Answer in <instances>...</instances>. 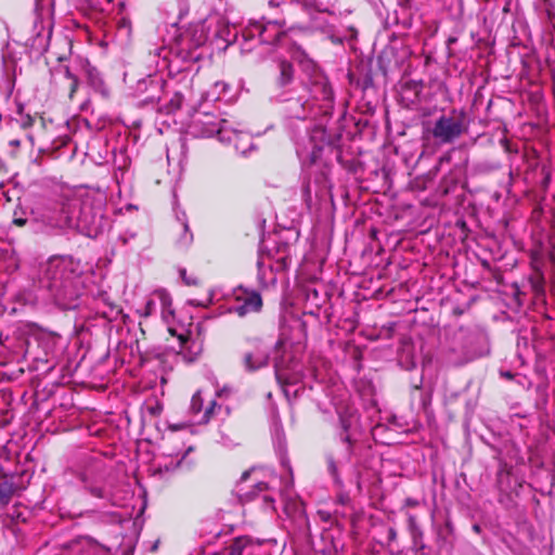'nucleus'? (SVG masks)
<instances>
[{"instance_id":"nucleus-15","label":"nucleus","mask_w":555,"mask_h":555,"mask_svg":"<svg viewBox=\"0 0 555 555\" xmlns=\"http://www.w3.org/2000/svg\"><path fill=\"white\" fill-rule=\"evenodd\" d=\"M279 76H278V85L280 87H285L287 85H289L292 81H293V78H294V69H293V65L285 61V60H282L279 62Z\"/></svg>"},{"instance_id":"nucleus-34","label":"nucleus","mask_w":555,"mask_h":555,"mask_svg":"<svg viewBox=\"0 0 555 555\" xmlns=\"http://www.w3.org/2000/svg\"><path fill=\"white\" fill-rule=\"evenodd\" d=\"M225 393H228V389L223 388V389L217 391L216 396L220 398Z\"/></svg>"},{"instance_id":"nucleus-8","label":"nucleus","mask_w":555,"mask_h":555,"mask_svg":"<svg viewBox=\"0 0 555 555\" xmlns=\"http://www.w3.org/2000/svg\"><path fill=\"white\" fill-rule=\"evenodd\" d=\"M237 305L233 308L234 312L240 317H244L250 312H258L262 307V299L258 292L244 291L236 297Z\"/></svg>"},{"instance_id":"nucleus-10","label":"nucleus","mask_w":555,"mask_h":555,"mask_svg":"<svg viewBox=\"0 0 555 555\" xmlns=\"http://www.w3.org/2000/svg\"><path fill=\"white\" fill-rule=\"evenodd\" d=\"M345 441L347 442L345 447V451H343L340 454L337 455H328L327 456V463H328V469L333 478L337 483H341L338 470L339 468H343L350 462L351 457V444H350V436L347 434L345 436Z\"/></svg>"},{"instance_id":"nucleus-36","label":"nucleus","mask_w":555,"mask_h":555,"mask_svg":"<svg viewBox=\"0 0 555 555\" xmlns=\"http://www.w3.org/2000/svg\"><path fill=\"white\" fill-rule=\"evenodd\" d=\"M474 530H475V531H479V526H477V525H476V526H474Z\"/></svg>"},{"instance_id":"nucleus-13","label":"nucleus","mask_w":555,"mask_h":555,"mask_svg":"<svg viewBox=\"0 0 555 555\" xmlns=\"http://www.w3.org/2000/svg\"><path fill=\"white\" fill-rule=\"evenodd\" d=\"M275 377L280 385H295L301 379V373L299 371H288L281 367L280 364H275Z\"/></svg>"},{"instance_id":"nucleus-4","label":"nucleus","mask_w":555,"mask_h":555,"mask_svg":"<svg viewBox=\"0 0 555 555\" xmlns=\"http://www.w3.org/2000/svg\"><path fill=\"white\" fill-rule=\"evenodd\" d=\"M76 278L73 262L66 257H52L44 264L42 281L49 288H65Z\"/></svg>"},{"instance_id":"nucleus-20","label":"nucleus","mask_w":555,"mask_h":555,"mask_svg":"<svg viewBox=\"0 0 555 555\" xmlns=\"http://www.w3.org/2000/svg\"><path fill=\"white\" fill-rule=\"evenodd\" d=\"M245 551V546L243 545V541L237 539L231 547L229 555H243Z\"/></svg>"},{"instance_id":"nucleus-22","label":"nucleus","mask_w":555,"mask_h":555,"mask_svg":"<svg viewBox=\"0 0 555 555\" xmlns=\"http://www.w3.org/2000/svg\"><path fill=\"white\" fill-rule=\"evenodd\" d=\"M447 361L449 364H452V365H462L464 364L465 362L468 361V359L466 358H463V359H456L452 356V351H450L447 356Z\"/></svg>"},{"instance_id":"nucleus-9","label":"nucleus","mask_w":555,"mask_h":555,"mask_svg":"<svg viewBox=\"0 0 555 555\" xmlns=\"http://www.w3.org/2000/svg\"><path fill=\"white\" fill-rule=\"evenodd\" d=\"M269 349L261 341H253V349L244 356V364L248 371L261 369L268 364Z\"/></svg>"},{"instance_id":"nucleus-17","label":"nucleus","mask_w":555,"mask_h":555,"mask_svg":"<svg viewBox=\"0 0 555 555\" xmlns=\"http://www.w3.org/2000/svg\"><path fill=\"white\" fill-rule=\"evenodd\" d=\"M13 494V486L8 482L0 483V508L8 505Z\"/></svg>"},{"instance_id":"nucleus-23","label":"nucleus","mask_w":555,"mask_h":555,"mask_svg":"<svg viewBox=\"0 0 555 555\" xmlns=\"http://www.w3.org/2000/svg\"><path fill=\"white\" fill-rule=\"evenodd\" d=\"M13 223L17 227H24L27 223V219L18 216L17 211H14Z\"/></svg>"},{"instance_id":"nucleus-11","label":"nucleus","mask_w":555,"mask_h":555,"mask_svg":"<svg viewBox=\"0 0 555 555\" xmlns=\"http://www.w3.org/2000/svg\"><path fill=\"white\" fill-rule=\"evenodd\" d=\"M304 9L310 16V24L308 27L310 29L325 31L327 28V22L324 20L323 15L326 11L321 9L317 0H305Z\"/></svg>"},{"instance_id":"nucleus-24","label":"nucleus","mask_w":555,"mask_h":555,"mask_svg":"<svg viewBox=\"0 0 555 555\" xmlns=\"http://www.w3.org/2000/svg\"><path fill=\"white\" fill-rule=\"evenodd\" d=\"M340 421H341V425H343L344 429H345L346 431H348V430H349V428L351 427L352 422H358V417H356V416L351 415V416H350V420L347 422V421L341 416V417H340Z\"/></svg>"},{"instance_id":"nucleus-35","label":"nucleus","mask_w":555,"mask_h":555,"mask_svg":"<svg viewBox=\"0 0 555 555\" xmlns=\"http://www.w3.org/2000/svg\"><path fill=\"white\" fill-rule=\"evenodd\" d=\"M389 537L393 539L396 537V531L393 529L389 530Z\"/></svg>"},{"instance_id":"nucleus-1","label":"nucleus","mask_w":555,"mask_h":555,"mask_svg":"<svg viewBox=\"0 0 555 555\" xmlns=\"http://www.w3.org/2000/svg\"><path fill=\"white\" fill-rule=\"evenodd\" d=\"M76 208V201L54 202L34 210V221L47 233L64 230L73 227Z\"/></svg>"},{"instance_id":"nucleus-27","label":"nucleus","mask_w":555,"mask_h":555,"mask_svg":"<svg viewBox=\"0 0 555 555\" xmlns=\"http://www.w3.org/2000/svg\"><path fill=\"white\" fill-rule=\"evenodd\" d=\"M287 0H269V5L271 8H278L284 3H286Z\"/></svg>"},{"instance_id":"nucleus-30","label":"nucleus","mask_w":555,"mask_h":555,"mask_svg":"<svg viewBox=\"0 0 555 555\" xmlns=\"http://www.w3.org/2000/svg\"><path fill=\"white\" fill-rule=\"evenodd\" d=\"M405 505L406 506H416L417 505V501L414 500V499H410L409 498V499L405 500Z\"/></svg>"},{"instance_id":"nucleus-14","label":"nucleus","mask_w":555,"mask_h":555,"mask_svg":"<svg viewBox=\"0 0 555 555\" xmlns=\"http://www.w3.org/2000/svg\"><path fill=\"white\" fill-rule=\"evenodd\" d=\"M88 82L93 88V90L100 93L103 98H107L109 95V90L106 87L103 78L100 73L95 68L88 69Z\"/></svg>"},{"instance_id":"nucleus-26","label":"nucleus","mask_w":555,"mask_h":555,"mask_svg":"<svg viewBox=\"0 0 555 555\" xmlns=\"http://www.w3.org/2000/svg\"><path fill=\"white\" fill-rule=\"evenodd\" d=\"M90 492L92 495L96 496V498H104V493H103V490L101 488H91L90 489Z\"/></svg>"},{"instance_id":"nucleus-19","label":"nucleus","mask_w":555,"mask_h":555,"mask_svg":"<svg viewBox=\"0 0 555 555\" xmlns=\"http://www.w3.org/2000/svg\"><path fill=\"white\" fill-rule=\"evenodd\" d=\"M181 227H182V230H183V235H182V237H181L179 243H180L181 246H188L192 242L193 235L190 232L189 225L185 222H183L181 224Z\"/></svg>"},{"instance_id":"nucleus-3","label":"nucleus","mask_w":555,"mask_h":555,"mask_svg":"<svg viewBox=\"0 0 555 555\" xmlns=\"http://www.w3.org/2000/svg\"><path fill=\"white\" fill-rule=\"evenodd\" d=\"M467 130L468 122L465 112L453 111L450 115H442L436 120L431 133L440 144H450Z\"/></svg>"},{"instance_id":"nucleus-37","label":"nucleus","mask_w":555,"mask_h":555,"mask_svg":"<svg viewBox=\"0 0 555 555\" xmlns=\"http://www.w3.org/2000/svg\"><path fill=\"white\" fill-rule=\"evenodd\" d=\"M107 2H111L112 0H106Z\"/></svg>"},{"instance_id":"nucleus-21","label":"nucleus","mask_w":555,"mask_h":555,"mask_svg":"<svg viewBox=\"0 0 555 555\" xmlns=\"http://www.w3.org/2000/svg\"><path fill=\"white\" fill-rule=\"evenodd\" d=\"M118 25H119V29L122 31H126L127 35H129L131 33V22L129 18L127 17H121L120 21L118 22Z\"/></svg>"},{"instance_id":"nucleus-31","label":"nucleus","mask_w":555,"mask_h":555,"mask_svg":"<svg viewBox=\"0 0 555 555\" xmlns=\"http://www.w3.org/2000/svg\"><path fill=\"white\" fill-rule=\"evenodd\" d=\"M191 450V448L188 449L186 452H184L181 457L176 462L173 468H177L180 464H181V461L185 457V454Z\"/></svg>"},{"instance_id":"nucleus-12","label":"nucleus","mask_w":555,"mask_h":555,"mask_svg":"<svg viewBox=\"0 0 555 555\" xmlns=\"http://www.w3.org/2000/svg\"><path fill=\"white\" fill-rule=\"evenodd\" d=\"M225 135H231L232 140L229 143H233L235 150L245 154L251 147V138L248 133L243 131H237L230 127L228 124V133Z\"/></svg>"},{"instance_id":"nucleus-28","label":"nucleus","mask_w":555,"mask_h":555,"mask_svg":"<svg viewBox=\"0 0 555 555\" xmlns=\"http://www.w3.org/2000/svg\"><path fill=\"white\" fill-rule=\"evenodd\" d=\"M500 374L502 377L506 379H513L514 377V375L509 371H501Z\"/></svg>"},{"instance_id":"nucleus-2","label":"nucleus","mask_w":555,"mask_h":555,"mask_svg":"<svg viewBox=\"0 0 555 555\" xmlns=\"http://www.w3.org/2000/svg\"><path fill=\"white\" fill-rule=\"evenodd\" d=\"M188 132L194 138H209L216 134L220 142H230L228 121L217 115L207 112H196L188 126Z\"/></svg>"},{"instance_id":"nucleus-6","label":"nucleus","mask_w":555,"mask_h":555,"mask_svg":"<svg viewBox=\"0 0 555 555\" xmlns=\"http://www.w3.org/2000/svg\"><path fill=\"white\" fill-rule=\"evenodd\" d=\"M248 31L251 36L257 34L260 42L268 44H284L288 37V34L283 31L276 22H268L264 25L260 22H253L249 24Z\"/></svg>"},{"instance_id":"nucleus-7","label":"nucleus","mask_w":555,"mask_h":555,"mask_svg":"<svg viewBox=\"0 0 555 555\" xmlns=\"http://www.w3.org/2000/svg\"><path fill=\"white\" fill-rule=\"evenodd\" d=\"M217 410H221V404H218L215 399L208 400L205 404V399L201 390L196 391L190 404V413L196 424H207L216 414Z\"/></svg>"},{"instance_id":"nucleus-29","label":"nucleus","mask_w":555,"mask_h":555,"mask_svg":"<svg viewBox=\"0 0 555 555\" xmlns=\"http://www.w3.org/2000/svg\"><path fill=\"white\" fill-rule=\"evenodd\" d=\"M251 472L250 470H246L242 474L241 476V479H240V483H243L247 480V478L250 476Z\"/></svg>"},{"instance_id":"nucleus-25","label":"nucleus","mask_w":555,"mask_h":555,"mask_svg":"<svg viewBox=\"0 0 555 555\" xmlns=\"http://www.w3.org/2000/svg\"><path fill=\"white\" fill-rule=\"evenodd\" d=\"M180 274H181L183 281L185 282V284H188V285L196 284V281L194 279H189V276H186L185 270H181Z\"/></svg>"},{"instance_id":"nucleus-33","label":"nucleus","mask_w":555,"mask_h":555,"mask_svg":"<svg viewBox=\"0 0 555 555\" xmlns=\"http://www.w3.org/2000/svg\"><path fill=\"white\" fill-rule=\"evenodd\" d=\"M255 486L258 488L259 491H262L267 488L266 483L263 482H256Z\"/></svg>"},{"instance_id":"nucleus-16","label":"nucleus","mask_w":555,"mask_h":555,"mask_svg":"<svg viewBox=\"0 0 555 555\" xmlns=\"http://www.w3.org/2000/svg\"><path fill=\"white\" fill-rule=\"evenodd\" d=\"M292 57L300 63L306 68H314L313 62L307 56L305 51H302L299 47H293L292 49Z\"/></svg>"},{"instance_id":"nucleus-18","label":"nucleus","mask_w":555,"mask_h":555,"mask_svg":"<svg viewBox=\"0 0 555 555\" xmlns=\"http://www.w3.org/2000/svg\"><path fill=\"white\" fill-rule=\"evenodd\" d=\"M65 77L69 81V98H73L74 93L77 90L78 87V80L77 78L69 72L68 68H65L64 72Z\"/></svg>"},{"instance_id":"nucleus-5","label":"nucleus","mask_w":555,"mask_h":555,"mask_svg":"<svg viewBox=\"0 0 555 555\" xmlns=\"http://www.w3.org/2000/svg\"><path fill=\"white\" fill-rule=\"evenodd\" d=\"M141 317L147 318L156 313H160L164 320H168L173 314L171 309V298L164 289L153 292L145 304L138 309Z\"/></svg>"},{"instance_id":"nucleus-32","label":"nucleus","mask_w":555,"mask_h":555,"mask_svg":"<svg viewBox=\"0 0 555 555\" xmlns=\"http://www.w3.org/2000/svg\"><path fill=\"white\" fill-rule=\"evenodd\" d=\"M9 144H10L11 146L17 147V146H20V140H17V139L10 140V141H9Z\"/></svg>"}]
</instances>
